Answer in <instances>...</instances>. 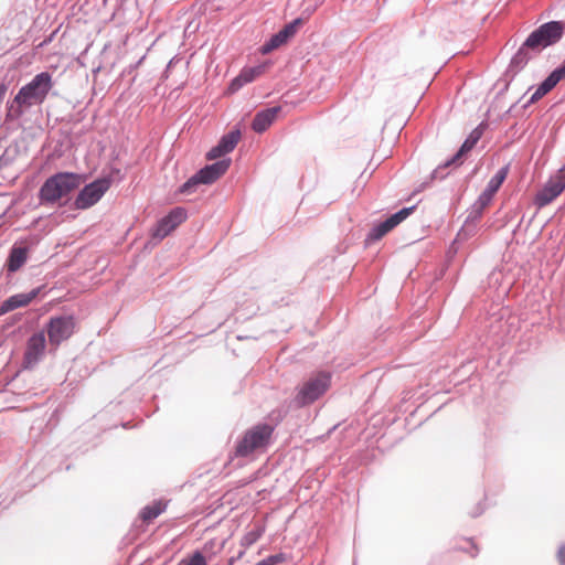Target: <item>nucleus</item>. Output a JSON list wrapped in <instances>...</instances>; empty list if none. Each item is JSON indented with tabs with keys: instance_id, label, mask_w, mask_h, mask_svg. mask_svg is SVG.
<instances>
[{
	"instance_id": "7ed1b4c3",
	"label": "nucleus",
	"mask_w": 565,
	"mask_h": 565,
	"mask_svg": "<svg viewBox=\"0 0 565 565\" xmlns=\"http://www.w3.org/2000/svg\"><path fill=\"white\" fill-rule=\"evenodd\" d=\"M52 86V76L47 72H42L35 75L29 84L20 88L13 103L18 104L19 107L42 104Z\"/></svg>"
},
{
	"instance_id": "4be33fe9",
	"label": "nucleus",
	"mask_w": 565,
	"mask_h": 565,
	"mask_svg": "<svg viewBox=\"0 0 565 565\" xmlns=\"http://www.w3.org/2000/svg\"><path fill=\"white\" fill-rule=\"evenodd\" d=\"M530 49L526 47V45L523 43V45L519 49L516 54L513 56L511 61V67L515 70L516 72L522 70L527 62L532 58V55L530 54Z\"/></svg>"
},
{
	"instance_id": "c756f323",
	"label": "nucleus",
	"mask_w": 565,
	"mask_h": 565,
	"mask_svg": "<svg viewBox=\"0 0 565 565\" xmlns=\"http://www.w3.org/2000/svg\"><path fill=\"white\" fill-rule=\"evenodd\" d=\"M558 559L562 565H565V547H561L557 553Z\"/></svg>"
},
{
	"instance_id": "1a4fd4ad",
	"label": "nucleus",
	"mask_w": 565,
	"mask_h": 565,
	"mask_svg": "<svg viewBox=\"0 0 565 565\" xmlns=\"http://www.w3.org/2000/svg\"><path fill=\"white\" fill-rule=\"evenodd\" d=\"M75 321L72 317H54L47 324L49 341L52 345L58 347L74 332Z\"/></svg>"
},
{
	"instance_id": "f3484780",
	"label": "nucleus",
	"mask_w": 565,
	"mask_h": 565,
	"mask_svg": "<svg viewBox=\"0 0 565 565\" xmlns=\"http://www.w3.org/2000/svg\"><path fill=\"white\" fill-rule=\"evenodd\" d=\"M301 24V20L297 19L291 23L285 25L277 34H275L270 41L265 45V52H269L274 49L279 47L286 43L291 36H294Z\"/></svg>"
},
{
	"instance_id": "5701e85b",
	"label": "nucleus",
	"mask_w": 565,
	"mask_h": 565,
	"mask_svg": "<svg viewBox=\"0 0 565 565\" xmlns=\"http://www.w3.org/2000/svg\"><path fill=\"white\" fill-rule=\"evenodd\" d=\"M509 173V167L505 166L501 168L488 182V185L484 191L492 193L493 195L500 189L504 180L507 179Z\"/></svg>"
},
{
	"instance_id": "39448f33",
	"label": "nucleus",
	"mask_w": 565,
	"mask_h": 565,
	"mask_svg": "<svg viewBox=\"0 0 565 565\" xmlns=\"http://www.w3.org/2000/svg\"><path fill=\"white\" fill-rule=\"evenodd\" d=\"M331 375L328 372H318L310 376L298 388L295 397L297 405L305 406L313 403L330 387Z\"/></svg>"
},
{
	"instance_id": "c85d7f7f",
	"label": "nucleus",
	"mask_w": 565,
	"mask_h": 565,
	"mask_svg": "<svg viewBox=\"0 0 565 565\" xmlns=\"http://www.w3.org/2000/svg\"><path fill=\"white\" fill-rule=\"evenodd\" d=\"M493 198L492 193H489L487 191H483L479 198V201L482 206L487 205Z\"/></svg>"
},
{
	"instance_id": "4468645a",
	"label": "nucleus",
	"mask_w": 565,
	"mask_h": 565,
	"mask_svg": "<svg viewBox=\"0 0 565 565\" xmlns=\"http://www.w3.org/2000/svg\"><path fill=\"white\" fill-rule=\"evenodd\" d=\"M241 139V131L233 130L223 136L220 142L213 147L206 154L209 160H215L224 154L231 152Z\"/></svg>"
},
{
	"instance_id": "aec40b11",
	"label": "nucleus",
	"mask_w": 565,
	"mask_h": 565,
	"mask_svg": "<svg viewBox=\"0 0 565 565\" xmlns=\"http://www.w3.org/2000/svg\"><path fill=\"white\" fill-rule=\"evenodd\" d=\"M166 503L161 501L153 502L142 509L140 518L143 522L150 523L166 510Z\"/></svg>"
},
{
	"instance_id": "412c9836",
	"label": "nucleus",
	"mask_w": 565,
	"mask_h": 565,
	"mask_svg": "<svg viewBox=\"0 0 565 565\" xmlns=\"http://www.w3.org/2000/svg\"><path fill=\"white\" fill-rule=\"evenodd\" d=\"M481 135L482 132L477 128L475 129L470 135L469 137L466 139V141L462 143L461 148L459 149V151L456 153V156L454 157L452 159V163H457L460 161L461 157L470 151L475 145L478 142V140L481 138Z\"/></svg>"
},
{
	"instance_id": "2eb2a0df",
	"label": "nucleus",
	"mask_w": 565,
	"mask_h": 565,
	"mask_svg": "<svg viewBox=\"0 0 565 565\" xmlns=\"http://www.w3.org/2000/svg\"><path fill=\"white\" fill-rule=\"evenodd\" d=\"M39 291L40 289H33L30 292L17 294L9 297L0 305V316H3L18 308L29 306L32 302V300L36 298Z\"/></svg>"
},
{
	"instance_id": "f257e3e1",
	"label": "nucleus",
	"mask_w": 565,
	"mask_h": 565,
	"mask_svg": "<svg viewBox=\"0 0 565 565\" xmlns=\"http://www.w3.org/2000/svg\"><path fill=\"white\" fill-rule=\"evenodd\" d=\"M82 183V178L73 172H60L50 177L39 191V201L42 205L54 204L63 196L68 195Z\"/></svg>"
},
{
	"instance_id": "423d86ee",
	"label": "nucleus",
	"mask_w": 565,
	"mask_h": 565,
	"mask_svg": "<svg viewBox=\"0 0 565 565\" xmlns=\"http://www.w3.org/2000/svg\"><path fill=\"white\" fill-rule=\"evenodd\" d=\"M231 159L214 162L196 172L180 189L181 193L190 194L198 184H211L221 178L230 168Z\"/></svg>"
},
{
	"instance_id": "6e6552de",
	"label": "nucleus",
	"mask_w": 565,
	"mask_h": 565,
	"mask_svg": "<svg viewBox=\"0 0 565 565\" xmlns=\"http://www.w3.org/2000/svg\"><path fill=\"white\" fill-rule=\"evenodd\" d=\"M565 190V172L563 170L557 171L556 174L552 175L542 190H540L535 198L534 204L541 209L551 202H553L561 193Z\"/></svg>"
},
{
	"instance_id": "bb28decb",
	"label": "nucleus",
	"mask_w": 565,
	"mask_h": 565,
	"mask_svg": "<svg viewBox=\"0 0 565 565\" xmlns=\"http://www.w3.org/2000/svg\"><path fill=\"white\" fill-rule=\"evenodd\" d=\"M223 546H224L223 542L217 543L216 540H210L204 544L203 551L205 553L217 554L218 552L222 551Z\"/></svg>"
},
{
	"instance_id": "ddd939ff",
	"label": "nucleus",
	"mask_w": 565,
	"mask_h": 565,
	"mask_svg": "<svg viewBox=\"0 0 565 565\" xmlns=\"http://www.w3.org/2000/svg\"><path fill=\"white\" fill-rule=\"evenodd\" d=\"M565 77V60L562 66L554 70L547 78L537 87L529 103L534 104L550 93Z\"/></svg>"
},
{
	"instance_id": "f8f14e48",
	"label": "nucleus",
	"mask_w": 565,
	"mask_h": 565,
	"mask_svg": "<svg viewBox=\"0 0 565 565\" xmlns=\"http://www.w3.org/2000/svg\"><path fill=\"white\" fill-rule=\"evenodd\" d=\"M45 335L43 332L34 333L26 343L24 352V363L28 366L33 365L43 355L45 350Z\"/></svg>"
},
{
	"instance_id": "a878e982",
	"label": "nucleus",
	"mask_w": 565,
	"mask_h": 565,
	"mask_svg": "<svg viewBox=\"0 0 565 565\" xmlns=\"http://www.w3.org/2000/svg\"><path fill=\"white\" fill-rule=\"evenodd\" d=\"M181 565H206V559L202 553L195 552L190 557L183 559Z\"/></svg>"
},
{
	"instance_id": "9d476101",
	"label": "nucleus",
	"mask_w": 565,
	"mask_h": 565,
	"mask_svg": "<svg viewBox=\"0 0 565 565\" xmlns=\"http://www.w3.org/2000/svg\"><path fill=\"white\" fill-rule=\"evenodd\" d=\"M186 220V212L182 207L173 209L167 216L162 217L152 231V237L159 241L168 236L181 223Z\"/></svg>"
},
{
	"instance_id": "a211bd4d",
	"label": "nucleus",
	"mask_w": 565,
	"mask_h": 565,
	"mask_svg": "<svg viewBox=\"0 0 565 565\" xmlns=\"http://www.w3.org/2000/svg\"><path fill=\"white\" fill-rule=\"evenodd\" d=\"M280 110L281 108L276 106L257 113L252 122L253 130L264 132L276 120Z\"/></svg>"
},
{
	"instance_id": "9b49d317",
	"label": "nucleus",
	"mask_w": 565,
	"mask_h": 565,
	"mask_svg": "<svg viewBox=\"0 0 565 565\" xmlns=\"http://www.w3.org/2000/svg\"><path fill=\"white\" fill-rule=\"evenodd\" d=\"M415 206L404 207L397 213L391 215L387 220L379 224L373 228L370 236L372 239H380L388 232H391L395 226L406 220L414 211Z\"/></svg>"
},
{
	"instance_id": "cd10ccee",
	"label": "nucleus",
	"mask_w": 565,
	"mask_h": 565,
	"mask_svg": "<svg viewBox=\"0 0 565 565\" xmlns=\"http://www.w3.org/2000/svg\"><path fill=\"white\" fill-rule=\"evenodd\" d=\"M285 559H286L285 554L280 553V554L268 556L267 558L258 562L256 565H278V564L285 562Z\"/></svg>"
},
{
	"instance_id": "20e7f679",
	"label": "nucleus",
	"mask_w": 565,
	"mask_h": 565,
	"mask_svg": "<svg viewBox=\"0 0 565 565\" xmlns=\"http://www.w3.org/2000/svg\"><path fill=\"white\" fill-rule=\"evenodd\" d=\"M564 24L558 21L547 22L533 31L524 44L535 54L556 43L564 33Z\"/></svg>"
},
{
	"instance_id": "b1692460",
	"label": "nucleus",
	"mask_w": 565,
	"mask_h": 565,
	"mask_svg": "<svg viewBox=\"0 0 565 565\" xmlns=\"http://www.w3.org/2000/svg\"><path fill=\"white\" fill-rule=\"evenodd\" d=\"M264 532L265 527L263 525H255L252 530H249L243 535L241 540V545L245 548H248L262 537Z\"/></svg>"
},
{
	"instance_id": "dca6fc26",
	"label": "nucleus",
	"mask_w": 565,
	"mask_h": 565,
	"mask_svg": "<svg viewBox=\"0 0 565 565\" xmlns=\"http://www.w3.org/2000/svg\"><path fill=\"white\" fill-rule=\"evenodd\" d=\"M30 246L28 245H13L7 259V270L9 273H15L25 264L28 260Z\"/></svg>"
},
{
	"instance_id": "f03ea898",
	"label": "nucleus",
	"mask_w": 565,
	"mask_h": 565,
	"mask_svg": "<svg viewBox=\"0 0 565 565\" xmlns=\"http://www.w3.org/2000/svg\"><path fill=\"white\" fill-rule=\"evenodd\" d=\"M274 427L268 424H258L247 429L236 443L235 456L248 457L256 452H263L270 443Z\"/></svg>"
},
{
	"instance_id": "0eeeda50",
	"label": "nucleus",
	"mask_w": 565,
	"mask_h": 565,
	"mask_svg": "<svg viewBox=\"0 0 565 565\" xmlns=\"http://www.w3.org/2000/svg\"><path fill=\"white\" fill-rule=\"evenodd\" d=\"M110 179L103 178L87 184L77 195L75 206L81 210L88 209L96 204L105 192L110 188Z\"/></svg>"
},
{
	"instance_id": "6ab92c4d",
	"label": "nucleus",
	"mask_w": 565,
	"mask_h": 565,
	"mask_svg": "<svg viewBox=\"0 0 565 565\" xmlns=\"http://www.w3.org/2000/svg\"><path fill=\"white\" fill-rule=\"evenodd\" d=\"M263 73V67H253V68H245L241 72V74L235 77L232 83L228 86V90L231 93H235L243 85L253 82L256 77H258Z\"/></svg>"
},
{
	"instance_id": "7c9ffc66",
	"label": "nucleus",
	"mask_w": 565,
	"mask_h": 565,
	"mask_svg": "<svg viewBox=\"0 0 565 565\" xmlns=\"http://www.w3.org/2000/svg\"><path fill=\"white\" fill-rule=\"evenodd\" d=\"M7 86L4 84L0 85V102L3 99L6 93H7Z\"/></svg>"
},
{
	"instance_id": "393cba45",
	"label": "nucleus",
	"mask_w": 565,
	"mask_h": 565,
	"mask_svg": "<svg viewBox=\"0 0 565 565\" xmlns=\"http://www.w3.org/2000/svg\"><path fill=\"white\" fill-rule=\"evenodd\" d=\"M454 548L459 552H466L470 557H476L479 548L471 539H458Z\"/></svg>"
}]
</instances>
